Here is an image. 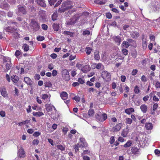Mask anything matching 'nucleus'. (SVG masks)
I'll use <instances>...</instances> for the list:
<instances>
[{
    "label": "nucleus",
    "mask_w": 160,
    "mask_h": 160,
    "mask_svg": "<svg viewBox=\"0 0 160 160\" xmlns=\"http://www.w3.org/2000/svg\"><path fill=\"white\" fill-rule=\"evenodd\" d=\"M45 107L47 111L48 112H51L52 111L53 108L54 110L56 111L55 108L51 104H46L45 105Z\"/></svg>",
    "instance_id": "nucleus-12"
},
{
    "label": "nucleus",
    "mask_w": 160,
    "mask_h": 160,
    "mask_svg": "<svg viewBox=\"0 0 160 160\" xmlns=\"http://www.w3.org/2000/svg\"><path fill=\"white\" fill-rule=\"evenodd\" d=\"M132 122V120L130 118H127L126 119V123L127 124H130Z\"/></svg>",
    "instance_id": "nucleus-46"
},
{
    "label": "nucleus",
    "mask_w": 160,
    "mask_h": 160,
    "mask_svg": "<svg viewBox=\"0 0 160 160\" xmlns=\"http://www.w3.org/2000/svg\"><path fill=\"white\" fill-rule=\"evenodd\" d=\"M6 113L5 112L2 110L0 111V115L2 117H4L5 116Z\"/></svg>",
    "instance_id": "nucleus-56"
},
{
    "label": "nucleus",
    "mask_w": 160,
    "mask_h": 160,
    "mask_svg": "<svg viewBox=\"0 0 160 160\" xmlns=\"http://www.w3.org/2000/svg\"><path fill=\"white\" fill-rule=\"evenodd\" d=\"M96 118L97 120L100 122H103L106 119L107 117L106 113L102 114L100 112L99 113L96 114Z\"/></svg>",
    "instance_id": "nucleus-5"
},
{
    "label": "nucleus",
    "mask_w": 160,
    "mask_h": 160,
    "mask_svg": "<svg viewBox=\"0 0 160 160\" xmlns=\"http://www.w3.org/2000/svg\"><path fill=\"white\" fill-rule=\"evenodd\" d=\"M122 126V124L121 123H119L115 126L112 129V131L114 132H118L121 129Z\"/></svg>",
    "instance_id": "nucleus-11"
},
{
    "label": "nucleus",
    "mask_w": 160,
    "mask_h": 160,
    "mask_svg": "<svg viewBox=\"0 0 160 160\" xmlns=\"http://www.w3.org/2000/svg\"><path fill=\"white\" fill-rule=\"evenodd\" d=\"M9 8V5L7 3H3L2 5H0V8L5 10H8Z\"/></svg>",
    "instance_id": "nucleus-27"
},
{
    "label": "nucleus",
    "mask_w": 160,
    "mask_h": 160,
    "mask_svg": "<svg viewBox=\"0 0 160 160\" xmlns=\"http://www.w3.org/2000/svg\"><path fill=\"white\" fill-rule=\"evenodd\" d=\"M92 50V48L89 47H86L85 49V51L87 55H90Z\"/></svg>",
    "instance_id": "nucleus-28"
},
{
    "label": "nucleus",
    "mask_w": 160,
    "mask_h": 160,
    "mask_svg": "<svg viewBox=\"0 0 160 160\" xmlns=\"http://www.w3.org/2000/svg\"><path fill=\"white\" fill-rule=\"evenodd\" d=\"M106 2V0H95L94 2L100 4H104Z\"/></svg>",
    "instance_id": "nucleus-30"
},
{
    "label": "nucleus",
    "mask_w": 160,
    "mask_h": 160,
    "mask_svg": "<svg viewBox=\"0 0 160 160\" xmlns=\"http://www.w3.org/2000/svg\"><path fill=\"white\" fill-rule=\"evenodd\" d=\"M96 68L97 69H103L104 67L101 63H98L96 65Z\"/></svg>",
    "instance_id": "nucleus-39"
},
{
    "label": "nucleus",
    "mask_w": 160,
    "mask_h": 160,
    "mask_svg": "<svg viewBox=\"0 0 160 160\" xmlns=\"http://www.w3.org/2000/svg\"><path fill=\"white\" fill-rule=\"evenodd\" d=\"M0 91L3 97H8L6 89L4 88H1L0 89Z\"/></svg>",
    "instance_id": "nucleus-17"
},
{
    "label": "nucleus",
    "mask_w": 160,
    "mask_h": 160,
    "mask_svg": "<svg viewBox=\"0 0 160 160\" xmlns=\"http://www.w3.org/2000/svg\"><path fill=\"white\" fill-rule=\"evenodd\" d=\"M89 14V13L88 12H84L82 14H78L79 17L80 18H86L88 16Z\"/></svg>",
    "instance_id": "nucleus-25"
},
{
    "label": "nucleus",
    "mask_w": 160,
    "mask_h": 160,
    "mask_svg": "<svg viewBox=\"0 0 160 160\" xmlns=\"http://www.w3.org/2000/svg\"><path fill=\"white\" fill-rule=\"evenodd\" d=\"M30 24L34 31H38L39 29L40 28L39 25L35 21L33 20H32Z\"/></svg>",
    "instance_id": "nucleus-10"
},
{
    "label": "nucleus",
    "mask_w": 160,
    "mask_h": 160,
    "mask_svg": "<svg viewBox=\"0 0 160 160\" xmlns=\"http://www.w3.org/2000/svg\"><path fill=\"white\" fill-rule=\"evenodd\" d=\"M154 152L158 156H159L160 155V151L158 149L155 150Z\"/></svg>",
    "instance_id": "nucleus-62"
},
{
    "label": "nucleus",
    "mask_w": 160,
    "mask_h": 160,
    "mask_svg": "<svg viewBox=\"0 0 160 160\" xmlns=\"http://www.w3.org/2000/svg\"><path fill=\"white\" fill-rule=\"evenodd\" d=\"M132 144V142L131 141L128 140L127 142L123 145L125 148H127L130 147Z\"/></svg>",
    "instance_id": "nucleus-37"
},
{
    "label": "nucleus",
    "mask_w": 160,
    "mask_h": 160,
    "mask_svg": "<svg viewBox=\"0 0 160 160\" xmlns=\"http://www.w3.org/2000/svg\"><path fill=\"white\" fill-rule=\"evenodd\" d=\"M12 81L15 83H17L18 81V78L16 76H13L11 77Z\"/></svg>",
    "instance_id": "nucleus-26"
},
{
    "label": "nucleus",
    "mask_w": 160,
    "mask_h": 160,
    "mask_svg": "<svg viewBox=\"0 0 160 160\" xmlns=\"http://www.w3.org/2000/svg\"><path fill=\"white\" fill-rule=\"evenodd\" d=\"M144 137V135L141 133L136 138V141L137 142H138L140 145L142 147L147 145V141L145 139Z\"/></svg>",
    "instance_id": "nucleus-3"
},
{
    "label": "nucleus",
    "mask_w": 160,
    "mask_h": 160,
    "mask_svg": "<svg viewBox=\"0 0 160 160\" xmlns=\"http://www.w3.org/2000/svg\"><path fill=\"white\" fill-rule=\"evenodd\" d=\"M30 122V121L29 120H26L25 121L22 122L18 123V124L19 126H21L22 125L25 124L26 123H28Z\"/></svg>",
    "instance_id": "nucleus-44"
},
{
    "label": "nucleus",
    "mask_w": 160,
    "mask_h": 160,
    "mask_svg": "<svg viewBox=\"0 0 160 160\" xmlns=\"http://www.w3.org/2000/svg\"><path fill=\"white\" fill-rule=\"evenodd\" d=\"M113 40L118 44L120 45L121 41V39L119 36H115L113 38Z\"/></svg>",
    "instance_id": "nucleus-23"
},
{
    "label": "nucleus",
    "mask_w": 160,
    "mask_h": 160,
    "mask_svg": "<svg viewBox=\"0 0 160 160\" xmlns=\"http://www.w3.org/2000/svg\"><path fill=\"white\" fill-rule=\"evenodd\" d=\"M17 13L19 14H25L26 13V11L25 8L22 7H19L18 9V12L17 11Z\"/></svg>",
    "instance_id": "nucleus-14"
},
{
    "label": "nucleus",
    "mask_w": 160,
    "mask_h": 160,
    "mask_svg": "<svg viewBox=\"0 0 160 160\" xmlns=\"http://www.w3.org/2000/svg\"><path fill=\"white\" fill-rule=\"evenodd\" d=\"M39 142V140L38 139H34L32 141V143L33 145H37Z\"/></svg>",
    "instance_id": "nucleus-53"
},
{
    "label": "nucleus",
    "mask_w": 160,
    "mask_h": 160,
    "mask_svg": "<svg viewBox=\"0 0 160 160\" xmlns=\"http://www.w3.org/2000/svg\"><path fill=\"white\" fill-rule=\"evenodd\" d=\"M140 108L142 111L143 113L146 112L148 109V107L147 105L144 104L140 106Z\"/></svg>",
    "instance_id": "nucleus-19"
},
{
    "label": "nucleus",
    "mask_w": 160,
    "mask_h": 160,
    "mask_svg": "<svg viewBox=\"0 0 160 160\" xmlns=\"http://www.w3.org/2000/svg\"><path fill=\"white\" fill-rule=\"evenodd\" d=\"M11 63H7L6 64V70L8 71V70H9V69H11Z\"/></svg>",
    "instance_id": "nucleus-47"
},
{
    "label": "nucleus",
    "mask_w": 160,
    "mask_h": 160,
    "mask_svg": "<svg viewBox=\"0 0 160 160\" xmlns=\"http://www.w3.org/2000/svg\"><path fill=\"white\" fill-rule=\"evenodd\" d=\"M115 141L114 137L112 136L110 138V143L112 144Z\"/></svg>",
    "instance_id": "nucleus-58"
},
{
    "label": "nucleus",
    "mask_w": 160,
    "mask_h": 160,
    "mask_svg": "<svg viewBox=\"0 0 160 160\" xmlns=\"http://www.w3.org/2000/svg\"><path fill=\"white\" fill-rule=\"evenodd\" d=\"M79 15L77 14L74 16L72 18L69 20L67 22V24L68 25H70L75 23L79 20Z\"/></svg>",
    "instance_id": "nucleus-7"
},
{
    "label": "nucleus",
    "mask_w": 160,
    "mask_h": 160,
    "mask_svg": "<svg viewBox=\"0 0 160 160\" xmlns=\"http://www.w3.org/2000/svg\"><path fill=\"white\" fill-rule=\"evenodd\" d=\"M134 109L133 108H130L127 109L125 110V112L128 114H130L132 112H134Z\"/></svg>",
    "instance_id": "nucleus-31"
},
{
    "label": "nucleus",
    "mask_w": 160,
    "mask_h": 160,
    "mask_svg": "<svg viewBox=\"0 0 160 160\" xmlns=\"http://www.w3.org/2000/svg\"><path fill=\"white\" fill-rule=\"evenodd\" d=\"M102 77L107 81H108L111 79V75L110 73L106 71H104L102 72Z\"/></svg>",
    "instance_id": "nucleus-9"
},
{
    "label": "nucleus",
    "mask_w": 160,
    "mask_h": 160,
    "mask_svg": "<svg viewBox=\"0 0 160 160\" xmlns=\"http://www.w3.org/2000/svg\"><path fill=\"white\" fill-rule=\"evenodd\" d=\"M122 44L124 47L126 48H128L129 45L128 44V42L125 41L123 42Z\"/></svg>",
    "instance_id": "nucleus-50"
},
{
    "label": "nucleus",
    "mask_w": 160,
    "mask_h": 160,
    "mask_svg": "<svg viewBox=\"0 0 160 160\" xmlns=\"http://www.w3.org/2000/svg\"><path fill=\"white\" fill-rule=\"evenodd\" d=\"M3 62H9L11 63V59L9 57H4L3 58Z\"/></svg>",
    "instance_id": "nucleus-34"
},
{
    "label": "nucleus",
    "mask_w": 160,
    "mask_h": 160,
    "mask_svg": "<svg viewBox=\"0 0 160 160\" xmlns=\"http://www.w3.org/2000/svg\"><path fill=\"white\" fill-rule=\"evenodd\" d=\"M72 7V2L70 1H68L62 4V7L59 8L58 11L60 13L64 12L66 11V9H68Z\"/></svg>",
    "instance_id": "nucleus-2"
},
{
    "label": "nucleus",
    "mask_w": 160,
    "mask_h": 160,
    "mask_svg": "<svg viewBox=\"0 0 160 160\" xmlns=\"http://www.w3.org/2000/svg\"><path fill=\"white\" fill-rule=\"evenodd\" d=\"M58 16L57 13H54L52 16V19L53 21H55L56 19V18Z\"/></svg>",
    "instance_id": "nucleus-55"
},
{
    "label": "nucleus",
    "mask_w": 160,
    "mask_h": 160,
    "mask_svg": "<svg viewBox=\"0 0 160 160\" xmlns=\"http://www.w3.org/2000/svg\"><path fill=\"white\" fill-rule=\"evenodd\" d=\"M94 58L97 61H99L100 59L99 52L97 50H95L94 52Z\"/></svg>",
    "instance_id": "nucleus-18"
},
{
    "label": "nucleus",
    "mask_w": 160,
    "mask_h": 160,
    "mask_svg": "<svg viewBox=\"0 0 160 160\" xmlns=\"http://www.w3.org/2000/svg\"><path fill=\"white\" fill-rule=\"evenodd\" d=\"M23 0H7L11 4H14L17 2L18 3L20 2V1H22Z\"/></svg>",
    "instance_id": "nucleus-29"
},
{
    "label": "nucleus",
    "mask_w": 160,
    "mask_h": 160,
    "mask_svg": "<svg viewBox=\"0 0 160 160\" xmlns=\"http://www.w3.org/2000/svg\"><path fill=\"white\" fill-rule=\"evenodd\" d=\"M90 33V32L89 30H85L83 32V34L84 35H89Z\"/></svg>",
    "instance_id": "nucleus-57"
},
{
    "label": "nucleus",
    "mask_w": 160,
    "mask_h": 160,
    "mask_svg": "<svg viewBox=\"0 0 160 160\" xmlns=\"http://www.w3.org/2000/svg\"><path fill=\"white\" fill-rule=\"evenodd\" d=\"M24 81L28 85H32L33 83L31 79L28 77H24Z\"/></svg>",
    "instance_id": "nucleus-15"
},
{
    "label": "nucleus",
    "mask_w": 160,
    "mask_h": 160,
    "mask_svg": "<svg viewBox=\"0 0 160 160\" xmlns=\"http://www.w3.org/2000/svg\"><path fill=\"white\" fill-rule=\"evenodd\" d=\"M50 97V95H49L44 94L42 95L41 97V98L42 99L45 100L47 98H48L49 97Z\"/></svg>",
    "instance_id": "nucleus-45"
},
{
    "label": "nucleus",
    "mask_w": 160,
    "mask_h": 160,
    "mask_svg": "<svg viewBox=\"0 0 160 160\" xmlns=\"http://www.w3.org/2000/svg\"><path fill=\"white\" fill-rule=\"evenodd\" d=\"M22 48L24 49V51L25 52H27L29 49L28 46L26 44H25L23 45Z\"/></svg>",
    "instance_id": "nucleus-43"
},
{
    "label": "nucleus",
    "mask_w": 160,
    "mask_h": 160,
    "mask_svg": "<svg viewBox=\"0 0 160 160\" xmlns=\"http://www.w3.org/2000/svg\"><path fill=\"white\" fill-rule=\"evenodd\" d=\"M18 154L20 158H24L25 157V152L23 148H21L18 150Z\"/></svg>",
    "instance_id": "nucleus-13"
},
{
    "label": "nucleus",
    "mask_w": 160,
    "mask_h": 160,
    "mask_svg": "<svg viewBox=\"0 0 160 160\" xmlns=\"http://www.w3.org/2000/svg\"><path fill=\"white\" fill-rule=\"evenodd\" d=\"M122 53L125 55H127L128 53V51L126 49L124 48L122 50Z\"/></svg>",
    "instance_id": "nucleus-51"
},
{
    "label": "nucleus",
    "mask_w": 160,
    "mask_h": 160,
    "mask_svg": "<svg viewBox=\"0 0 160 160\" xmlns=\"http://www.w3.org/2000/svg\"><path fill=\"white\" fill-rule=\"evenodd\" d=\"M60 96L63 100H66L68 97V94L66 92H62L60 94Z\"/></svg>",
    "instance_id": "nucleus-20"
},
{
    "label": "nucleus",
    "mask_w": 160,
    "mask_h": 160,
    "mask_svg": "<svg viewBox=\"0 0 160 160\" xmlns=\"http://www.w3.org/2000/svg\"><path fill=\"white\" fill-rule=\"evenodd\" d=\"M38 4L42 7H45L46 5L43 0H37Z\"/></svg>",
    "instance_id": "nucleus-24"
},
{
    "label": "nucleus",
    "mask_w": 160,
    "mask_h": 160,
    "mask_svg": "<svg viewBox=\"0 0 160 160\" xmlns=\"http://www.w3.org/2000/svg\"><path fill=\"white\" fill-rule=\"evenodd\" d=\"M78 81L81 84H83L85 83L84 81L81 78H79L78 79Z\"/></svg>",
    "instance_id": "nucleus-63"
},
{
    "label": "nucleus",
    "mask_w": 160,
    "mask_h": 160,
    "mask_svg": "<svg viewBox=\"0 0 160 160\" xmlns=\"http://www.w3.org/2000/svg\"><path fill=\"white\" fill-rule=\"evenodd\" d=\"M80 141L77 144L75 147L74 149L76 152H77L79 151V148H86L88 146V144L85 142L84 138H80Z\"/></svg>",
    "instance_id": "nucleus-1"
},
{
    "label": "nucleus",
    "mask_w": 160,
    "mask_h": 160,
    "mask_svg": "<svg viewBox=\"0 0 160 160\" xmlns=\"http://www.w3.org/2000/svg\"><path fill=\"white\" fill-rule=\"evenodd\" d=\"M155 87L157 88H160V82H156L155 83Z\"/></svg>",
    "instance_id": "nucleus-64"
},
{
    "label": "nucleus",
    "mask_w": 160,
    "mask_h": 160,
    "mask_svg": "<svg viewBox=\"0 0 160 160\" xmlns=\"http://www.w3.org/2000/svg\"><path fill=\"white\" fill-rule=\"evenodd\" d=\"M134 92L135 93H139L140 90L138 86H136L134 88Z\"/></svg>",
    "instance_id": "nucleus-48"
},
{
    "label": "nucleus",
    "mask_w": 160,
    "mask_h": 160,
    "mask_svg": "<svg viewBox=\"0 0 160 160\" xmlns=\"http://www.w3.org/2000/svg\"><path fill=\"white\" fill-rule=\"evenodd\" d=\"M94 114V111L93 109H90L88 111V114L90 117H92Z\"/></svg>",
    "instance_id": "nucleus-41"
},
{
    "label": "nucleus",
    "mask_w": 160,
    "mask_h": 160,
    "mask_svg": "<svg viewBox=\"0 0 160 160\" xmlns=\"http://www.w3.org/2000/svg\"><path fill=\"white\" fill-rule=\"evenodd\" d=\"M131 151L132 153H136L138 152V149L137 147H133L132 148Z\"/></svg>",
    "instance_id": "nucleus-42"
},
{
    "label": "nucleus",
    "mask_w": 160,
    "mask_h": 160,
    "mask_svg": "<svg viewBox=\"0 0 160 160\" xmlns=\"http://www.w3.org/2000/svg\"><path fill=\"white\" fill-rule=\"evenodd\" d=\"M106 14V16L107 18L108 19H111L112 18V15L110 13H107Z\"/></svg>",
    "instance_id": "nucleus-60"
},
{
    "label": "nucleus",
    "mask_w": 160,
    "mask_h": 160,
    "mask_svg": "<svg viewBox=\"0 0 160 160\" xmlns=\"http://www.w3.org/2000/svg\"><path fill=\"white\" fill-rule=\"evenodd\" d=\"M142 46L144 49H145L147 48V44L145 39H142Z\"/></svg>",
    "instance_id": "nucleus-33"
},
{
    "label": "nucleus",
    "mask_w": 160,
    "mask_h": 160,
    "mask_svg": "<svg viewBox=\"0 0 160 160\" xmlns=\"http://www.w3.org/2000/svg\"><path fill=\"white\" fill-rule=\"evenodd\" d=\"M146 128L148 130H151L153 128V126L152 123H146L145 125Z\"/></svg>",
    "instance_id": "nucleus-21"
},
{
    "label": "nucleus",
    "mask_w": 160,
    "mask_h": 160,
    "mask_svg": "<svg viewBox=\"0 0 160 160\" xmlns=\"http://www.w3.org/2000/svg\"><path fill=\"white\" fill-rule=\"evenodd\" d=\"M139 35L138 33L137 32H132L131 33V35L133 38H137Z\"/></svg>",
    "instance_id": "nucleus-22"
},
{
    "label": "nucleus",
    "mask_w": 160,
    "mask_h": 160,
    "mask_svg": "<svg viewBox=\"0 0 160 160\" xmlns=\"http://www.w3.org/2000/svg\"><path fill=\"white\" fill-rule=\"evenodd\" d=\"M57 73H58L57 71L56 70H54L52 71V75L53 76L55 77V76H56L57 75Z\"/></svg>",
    "instance_id": "nucleus-61"
},
{
    "label": "nucleus",
    "mask_w": 160,
    "mask_h": 160,
    "mask_svg": "<svg viewBox=\"0 0 160 160\" xmlns=\"http://www.w3.org/2000/svg\"><path fill=\"white\" fill-rule=\"evenodd\" d=\"M37 39L38 41H42L44 39V38L43 36H38L37 37Z\"/></svg>",
    "instance_id": "nucleus-52"
},
{
    "label": "nucleus",
    "mask_w": 160,
    "mask_h": 160,
    "mask_svg": "<svg viewBox=\"0 0 160 160\" xmlns=\"http://www.w3.org/2000/svg\"><path fill=\"white\" fill-rule=\"evenodd\" d=\"M129 132V130L128 127L124 129L122 131L121 135L124 137H126Z\"/></svg>",
    "instance_id": "nucleus-16"
},
{
    "label": "nucleus",
    "mask_w": 160,
    "mask_h": 160,
    "mask_svg": "<svg viewBox=\"0 0 160 160\" xmlns=\"http://www.w3.org/2000/svg\"><path fill=\"white\" fill-rule=\"evenodd\" d=\"M75 55H71L69 57V59L71 61L72 60L75 59Z\"/></svg>",
    "instance_id": "nucleus-59"
},
{
    "label": "nucleus",
    "mask_w": 160,
    "mask_h": 160,
    "mask_svg": "<svg viewBox=\"0 0 160 160\" xmlns=\"http://www.w3.org/2000/svg\"><path fill=\"white\" fill-rule=\"evenodd\" d=\"M63 33L64 34L69 36L71 37H72L73 35V33L70 31H64Z\"/></svg>",
    "instance_id": "nucleus-36"
},
{
    "label": "nucleus",
    "mask_w": 160,
    "mask_h": 160,
    "mask_svg": "<svg viewBox=\"0 0 160 160\" xmlns=\"http://www.w3.org/2000/svg\"><path fill=\"white\" fill-rule=\"evenodd\" d=\"M72 99L74 100L77 102H78L80 101V98L78 96H75L74 98H72Z\"/></svg>",
    "instance_id": "nucleus-49"
},
{
    "label": "nucleus",
    "mask_w": 160,
    "mask_h": 160,
    "mask_svg": "<svg viewBox=\"0 0 160 160\" xmlns=\"http://www.w3.org/2000/svg\"><path fill=\"white\" fill-rule=\"evenodd\" d=\"M59 24L57 23H54L53 25V28L54 30L58 31L59 29Z\"/></svg>",
    "instance_id": "nucleus-38"
},
{
    "label": "nucleus",
    "mask_w": 160,
    "mask_h": 160,
    "mask_svg": "<svg viewBox=\"0 0 160 160\" xmlns=\"http://www.w3.org/2000/svg\"><path fill=\"white\" fill-rule=\"evenodd\" d=\"M89 67L88 66H84L82 67L81 71L84 73H86L88 70Z\"/></svg>",
    "instance_id": "nucleus-35"
},
{
    "label": "nucleus",
    "mask_w": 160,
    "mask_h": 160,
    "mask_svg": "<svg viewBox=\"0 0 160 160\" xmlns=\"http://www.w3.org/2000/svg\"><path fill=\"white\" fill-rule=\"evenodd\" d=\"M62 76L65 80L68 81L70 80V78L69 73L67 69H62Z\"/></svg>",
    "instance_id": "nucleus-8"
},
{
    "label": "nucleus",
    "mask_w": 160,
    "mask_h": 160,
    "mask_svg": "<svg viewBox=\"0 0 160 160\" xmlns=\"http://www.w3.org/2000/svg\"><path fill=\"white\" fill-rule=\"evenodd\" d=\"M8 25H10L11 26H9L7 28H6L5 29V30L8 32L11 33H13L14 31H16L17 29V28L15 27H12V26L13 25L17 26V23L16 22H8Z\"/></svg>",
    "instance_id": "nucleus-4"
},
{
    "label": "nucleus",
    "mask_w": 160,
    "mask_h": 160,
    "mask_svg": "<svg viewBox=\"0 0 160 160\" xmlns=\"http://www.w3.org/2000/svg\"><path fill=\"white\" fill-rule=\"evenodd\" d=\"M79 15L77 14L74 16L72 18L69 20L67 22V24L68 25H70L75 23L79 20Z\"/></svg>",
    "instance_id": "nucleus-6"
},
{
    "label": "nucleus",
    "mask_w": 160,
    "mask_h": 160,
    "mask_svg": "<svg viewBox=\"0 0 160 160\" xmlns=\"http://www.w3.org/2000/svg\"><path fill=\"white\" fill-rule=\"evenodd\" d=\"M45 86L46 87L50 88L52 86V84L50 81H47L44 83Z\"/></svg>",
    "instance_id": "nucleus-40"
},
{
    "label": "nucleus",
    "mask_w": 160,
    "mask_h": 160,
    "mask_svg": "<svg viewBox=\"0 0 160 160\" xmlns=\"http://www.w3.org/2000/svg\"><path fill=\"white\" fill-rule=\"evenodd\" d=\"M33 115L35 116L40 117L43 115L44 114L43 112H33Z\"/></svg>",
    "instance_id": "nucleus-32"
},
{
    "label": "nucleus",
    "mask_w": 160,
    "mask_h": 160,
    "mask_svg": "<svg viewBox=\"0 0 160 160\" xmlns=\"http://www.w3.org/2000/svg\"><path fill=\"white\" fill-rule=\"evenodd\" d=\"M83 66V65L79 63H78L76 65V67L77 68L80 70H81L82 69V67Z\"/></svg>",
    "instance_id": "nucleus-54"
}]
</instances>
